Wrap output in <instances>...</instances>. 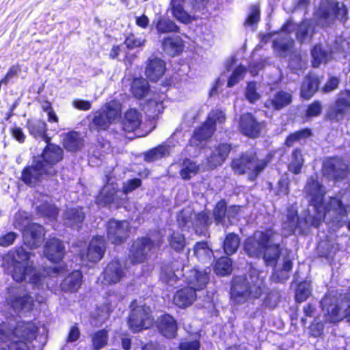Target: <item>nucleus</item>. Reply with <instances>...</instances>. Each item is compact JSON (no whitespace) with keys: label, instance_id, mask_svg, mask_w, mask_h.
Instances as JSON below:
<instances>
[{"label":"nucleus","instance_id":"f257e3e1","mask_svg":"<svg viewBox=\"0 0 350 350\" xmlns=\"http://www.w3.org/2000/svg\"><path fill=\"white\" fill-rule=\"evenodd\" d=\"M10 254L12 258V278L18 282H27L33 287H41L46 276L53 277L59 274V268L49 267L43 270L38 269L31 261V253L27 252L23 247H18L12 251Z\"/></svg>","mask_w":350,"mask_h":350},{"label":"nucleus","instance_id":"f03ea898","mask_svg":"<svg viewBox=\"0 0 350 350\" xmlns=\"http://www.w3.org/2000/svg\"><path fill=\"white\" fill-rule=\"evenodd\" d=\"M282 237L272 228L256 231L244 243L245 253L251 257H262L268 266H275L280 256Z\"/></svg>","mask_w":350,"mask_h":350},{"label":"nucleus","instance_id":"7ed1b4c3","mask_svg":"<svg viewBox=\"0 0 350 350\" xmlns=\"http://www.w3.org/2000/svg\"><path fill=\"white\" fill-rule=\"evenodd\" d=\"M350 211V192L343 191L321 202L317 210L305 215L307 226L317 228L325 219L329 223L338 225Z\"/></svg>","mask_w":350,"mask_h":350},{"label":"nucleus","instance_id":"20e7f679","mask_svg":"<svg viewBox=\"0 0 350 350\" xmlns=\"http://www.w3.org/2000/svg\"><path fill=\"white\" fill-rule=\"evenodd\" d=\"M265 290L264 276L254 273L250 277V281L244 276L234 278L231 288V299L237 304L258 299Z\"/></svg>","mask_w":350,"mask_h":350},{"label":"nucleus","instance_id":"39448f33","mask_svg":"<svg viewBox=\"0 0 350 350\" xmlns=\"http://www.w3.org/2000/svg\"><path fill=\"white\" fill-rule=\"evenodd\" d=\"M326 321L334 323L347 318L350 322V295H326L321 302Z\"/></svg>","mask_w":350,"mask_h":350},{"label":"nucleus","instance_id":"423d86ee","mask_svg":"<svg viewBox=\"0 0 350 350\" xmlns=\"http://www.w3.org/2000/svg\"><path fill=\"white\" fill-rule=\"evenodd\" d=\"M267 159H259L253 152H245L239 158L233 159L231 167L238 174H248L250 180H255L269 163Z\"/></svg>","mask_w":350,"mask_h":350},{"label":"nucleus","instance_id":"0eeeda50","mask_svg":"<svg viewBox=\"0 0 350 350\" xmlns=\"http://www.w3.org/2000/svg\"><path fill=\"white\" fill-rule=\"evenodd\" d=\"M347 9L343 3L334 1H326L321 3L315 12L314 16L318 24L321 26H327L336 19L340 21L347 20Z\"/></svg>","mask_w":350,"mask_h":350},{"label":"nucleus","instance_id":"6e6552de","mask_svg":"<svg viewBox=\"0 0 350 350\" xmlns=\"http://www.w3.org/2000/svg\"><path fill=\"white\" fill-rule=\"evenodd\" d=\"M131 308L128 323L133 332H139L152 326L154 319L149 306L142 301L135 300L131 303Z\"/></svg>","mask_w":350,"mask_h":350},{"label":"nucleus","instance_id":"1a4fd4ad","mask_svg":"<svg viewBox=\"0 0 350 350\" xmlns=\"http://www.w3.org/2000/svg\"><path fill=\"white\" fill-rule=\"evenodd\" d=\"M37 331V327L32 322H20L13 331L6 323L0 324V341L7 342L21 341V339H29Z\"/></svg>","mask_w":350,"mask_h":350},{"label":"nucleus","instance_id":"9d476101","mask_svg":"<svg viewBox=\"0 0 350 350\" xmlns=\"http://www.w3.org/2000/svg\"><path fill=\"white\" fill-rule=\"evenodd\" d=\"M226 116L224 113L219 109L212 110L208 116L205 123L199 129H196L191 139V143L196 146L200 145L202 141L211 137L215 130L217 124L224 122Z\"/></svg>","mask_w":350,"mask_h":350},{"label":"nucleus","instance_id":"9b49d317","mask_svg":"<svg viewBox=\"0 0 350 350\" xmlns=\"http://www.w3.org/2000/svg\"><path fill=\"white\" fill-rule=\"evenodd\" d=\"M305 191L310 197V204L308 209L302 213L301 219L304 220H305V215L311 214L317 210L325 194V187L314 176L308 178L305 187Z\"/></svg>","mask_w":350,"mask_h":350},{"label":"nucleus","instance_id":"f8f14e48","mask_svg":"<svg viewBox=\"0 0 350 350\" xmlns=\"http://www.w3.org/2000/svg\"><path fill=\"white\" fill-rule=\"evenodd\" d=\"M47 144L48 145L44 149L41 156L35 159H40L43 166L48 170L47 173L49 176H53L57 172L54 165L63 158V150L57 145L49 144V142Z\"/></svg>","mask_w":350,"mask_h":350},{"label":"nucleus","instance_id":"ddd939ff","mask_svg":"<svg viewBox=\"0 0 350 350\" xmlns=\"http://www.w3.org/2000/svg\"><path fill=\"white\" fill-rule=\"evenodd\" d=\"M350 111V90L341 91L338 95L335 103L328 111L327 116L330 120L340 121Z\"/></svg>","mask_w":350,"mask_h":350},{"label":"nucleus","instance_id":"4468645a","mask_svg":"<svg viewBox=\"0 0 350 350\" xmlns=\"http://www.w3.org/2000/svg\"><path fill=\"white\" fill-rule=\"evenodd\" d=\"M47 170L43 166L40 159L33 160L32 164L24 168L21 174V180L30 186H36L44 178V176L49 175Z\"/></svg>","mask_w":350,"mask_h":350},{"label":"nucleus","instance_id":"2eb2a0df","mask_svg":"<svg viewBox=\"0 0 350 350\" xmlns=\"http://www.w3.org/2000/svg\"><path fill=\"white\" fill-rule=\"evenodd\" d=\"M129 223L127 221L111 219L107 226V238L113 244L124 243L129 237Z\"/></svg>","mask_w":350,"mask_h":350},{"label":"nucleus","instance_id":"dca6fc26","mask_svg":"<svg viewBox=\"0 0 350 350\" xmlns=\"http://www.w3.org/2000/svg\"><path fill=\"white\" fill-rule=\"evenodd\" d=\"M105 250V243L102 236H98L92 239L85 252H80V258L83 264L88 262H96L103 256Z\"/></svg>","mask_w":350,"mask_h":350},{"label":"nucleus","instance_id":"f3484780","mask_svg":"<svg viewBox=\"0 0 350 350\" xmlns=\"http://www.w3.org/2000/svg\"><path fill=\"white\" fill-rule=\"evenodd\" d=\"M347 165L338 157L328 158L323 161V173L329 178L342 179L347 175Z\"/></svg>","mask_w":350,"mask_h":350},{"label":"nucleus","instance_id":"a211bd4d","mask_svg":"<svg viewBox=\"0 0 350 350\" xmlns=\"http://www.w3.org/2000/svg\"><path fill=\"white\" fill-rule=\"evenodd\" d=\"M185 282L189 288L195 291L203 289L208 283V276L206 271H201L196 269H190L186 267L182 269Z\"/></svg>","mask_w":350,"mask_h":350},{"label":"nucleus","instance_id":"6ab92c4d","mask_svg":"<svg viewBox=\"0 0 350 350\" xmlns=\"http://www.w3.org/2000/svg\"><path fill=\"white\" fill-rule=\"evenodd\" d=\"M154 244L148 238H142L135 241L130 251V259L133 264L141 263L146 258Z\"/></svg>","mask_w":350,"mask_h":350},{"label":"nucleus","instance_id":"aec40b11","mask_svg":"<svg viewBox=\"0 0 350 350\" xmlns=\"http://www.w3.org/2000/svg\"><path fill=\"white\" fill-rule=\"evenodd\" d=\"M118 187L113 183L105 185L96 197L97 204L103 206L112 203L117 205L122 204V199L120 198L122 192L118 190Z\"/></svg>","mask_w":350,"mask_h":350},{"label":"nucleus","instance_id":"412c9836","mask_svg":"<svg viewBox=\"0 0 350 350\" xmlns=\"http://www.w3.org/2000/svg\"><path fill=\"white\" fill-rule=\"evenodd\" d=\"M12 308L18 312H29L34 306V300L28 293L17 291L10 295L8 299Z\"/></svg>","mask_w":350,"mask_h":350},{"label":"nucleus","instance_id":"4be33fe9","mask_svg":"<svg viewBox=\"0 0 350 350\" xmlns=\"http://www.w3.org/2000/svg\"><path fill=\"white\" fill-rule=\"evenodd\" d=\"M239 129L243 135L256 137L260 132L261 124L256 120L252 113H246L240 117Z\"/></svg>","mask_w":350,"mask_h":350},{"label":"nucleus","instance_id":"5701e85b","mask_svg":"<svg viewBox=\"0 0 350 350\" xmlns=\"http://www.w3.org/2000/svg\"><path fill=\"white\" fill-rule=\"evenodd\" d=\"M230 151V146L226 144H219L211 153L204 163V168L207 170L214 169L221 165L228 157Z\"/></svg>","mask_w":350,"mask_h":350},{"label":"nucleus","instance_id":"b1692460","mask_svg":"<svg viewBox=\"0 0 350 350\" xmlns=\"http://www.w3.org/2000/svg\"><path fill=\"white\" fill-rule=\"evenodd\" d=\"M142 121V113L135 109H129L124 113L121 122L122 130L127 133L135 132L140 128Z\"/></svg>","mask_w":350,"mask_h":350},{"label":"nucleus","instance_id":"393cba45","mask_svg":"<svg viewBox=\"0 0 350 350\" xmlns=\"http://www.w3.org/2000/svg\"><path fill=\"white\" fill-rule=\"evenodd\" d=\"M65 248L63 243L55 238L46 241L44 254V256L51 262H57L62 260L64 256Z\"/></svg>","mask_w":350,"mask_h":350},{"label":"nucleus","instance_id":"a878e982","mask_svg":"<svg viewBox=\"0 0 350 350\" xmlns=\"http://www.w3.org/2000/svg\"><path fill=\"white\" fill-rule=\"evenodd\" d=\"M171 7L173 16L179 21L188 23L191 22L189 12L194 10L191 8L189 0H172Z\"/></svg>","mask_w":350,"mask_h":350},{"label":"nucleus","instance_id":"bb28decb","mask_svg":"<svg viewBox=\"0 0 350 350\" xmlns=\"http://www.w3.org/2000/svg\"><path fill=\"white\" fill-rule=\"evenodd\" d=\"M125 276L124 267L118 260L109 263L104 271V282L108 284H116Z\"/></svg>","mask_w":350,"mask_h":350},{"label":"nucleus","instance_id":"cd10ccee","mask_svg":"<svg viewBox=\"0 0 350 350\" xmlns=\"http://www.w3.org/2000/svg\"><path fill=\"white\" fill-rule=\"evenodd\" d=\"M157 326L159 332L166 338H173L176 336L178 326L173 317L165 314L158 318Z\"/></svg>","mask_w":350,"mask_h":350},{"label":"nucleus","instance_id":"c85d7f7f","mask_svg":"<svg viewBox=\"0 0 350 350\" xmlns=\"http://www.w3.org/2000/svg\"><path fill=\"white\" fill-rule=\"evenodd\" d=\"M165 70L164 62L159 58L150 57L146 68V77L152 81H157Z\"/></svg>","mask_w":350,"mask_h":350},{"label":"nucleus","instance_id":"c756f323","mask_svg":"<svg viewBox=\"0 0 350 350\" xmlns=\"http://www.w3.org/2000/svg\"><path fill=\"white\" fill-rule=\"evenodd\" d=\"M23 234L25 239L28 241L29 244L36 247L44 235L43 228L38 224L32 223L23 230Z\"/></svg>","mask_w":350,"mask_h":350},{"label":"nucleus","instance_id":"7c9ffc66","mask_svg":"<svg viewBox=\"0 0 350 350\" xmlns=\"http://www.w3.org/2000/svg\"><path fill=\"white\" fill-rule=\"evenodd\" d=\"M196 299V291L189 287L178 291L174 297V304L180 308L189 306Z\"/></svg>","mask_w":350,"mask_h":350},{"label":"nucleus","instance_id":"2f4dec72","mask_svg":"<svg viewBox=\"0 0 350 350\" xmlns=\"http://www.w3.org/2000/svg\"><path fill=\"white\" fill-rule=\"evenodd\" d=\"M27 127L29 133L35 138H40L49 143L50 138L46 135L47 125L40 120H28Z\"/></svg>","mask_w":350,"mask_h":350},{"label":"nucleus","instance_id":"473e14b6","mask_svg":"<svg viewBox=\"0 0 350 350\" xmlns=\"http://www.w3.org/2000/svg\"><path fill=\"white\" fill-rule=\"evenodd\" d=\"M291 102L290 94L280 91L278 92L273 98L267 100L264 106L270 109L279 110L289 105Z\"/></svg>","mask_w":350,"mask_h":350},{"label":"nucleus","instance_id":"72a5a7b5","mask_svg":"<svg viewBox=\"0 0 350 350\" xmlns=\"http://www.w3.org/2000/svg\"><path fill=\"white\" fill-rule=\"evenodd\" d=\"M319 85V81L316 75L312 74L308 75L301 87V96L306 99H309L317 91Z\"/></svg>","mask_w":350,"mask_h":350},{"label":"nucleus","instance_id":"f704fd0d","mask_svg":"<svg viewBox=\"0 0 350 350\" xmlns=\"http://www.w3.org/2000/svg\"><path fill=\"white\" fill-rule=\"evenodd\" d=\"M285 218L286 219L283 221L282 227L284 230L286 231L285 236H288L295 232L296 228L301 223V221H299L297 217V209L293 206L288 208Z\"/></svg>","mask_w":350,"mask_h":350},{"label":"nucleus","instance_id":"c9c22d12","mask_svg":"<svg viewBox=\"0 0 350 350\" xmlns=\"http://www.w3.org/2000/svg\"><path fill=\"white\" fill-rule=\"evenodd\" d=\"M111 124L119 120L122 114V104L118 100H111L101 109Z\"/></svg>","mask_w":350,"mask_h":350},{"label":"nucleus","instance_id":"e433bc0d","mask_svg":"<svg viewBox=\"0 0 350 350\" xmlns=\"http://www.w3.org/2000/svg\"><path fill=\"white\" fill-rule=\"evenodd\" d=\"M163 49L170 55H178L183 49V43L179 36L169 37L163 41Z\"/></svg>","mask_w":350,"mask_h":350},{"label":"nucleus","instance_id":"4c0bfd02","mask_svg":"<svg viewBox=\"0 0 350 350\" xmlns=\"http://www.w3.org/2000/svg\"><path fill=\"white\" fill-rule=\"evenodd\" d=\"M84 217L85 213L82 208H69L64 214L65 224L72 228H77L82 223Z\"/></svg>","mask_w":350,"mask_h":350},{"label":"nucleus","instance_id":"58836bf2","mask_svg":"<svg viewBox=\"0 0 350 350\" xmlns=\"http://www.w3.org/2000/svg\"><path fill=\"white\" fill-rule=\"evenodd\" d=\"M82 274L79 271H75L67 276L62 283V288L64 291H77L81 284Z\"/></svg>","mask_w":350,"mask_h":350},{"label":"nucleus","instance_id":"ea45409f","mask_svg":"<svg viewBox=\"0 0 350 350\" xmlns=\"http://www.w3.org/2000/svg\"><path fill=\"white\" fill-rule=\"evenodd\" d=\"M91 126L97 130H106L111 124L102 109L92 112Z\"/></svg>","mask_w":350,"mask_h":350},{"label":"nucleus","instance_id":"a19ab883","mask_svg":"<svg viewBox=\"0 0 350 350\" xmlns=\"http://www.w3.org/2000/svg\"><path fill=\"white\" fill-rule=\"evenodd\" d=\"M170 148L167 145H160L144 153V160L153 162L170 154Z\"/></svg>","mask_w":350,"mask_h":350},{"label":"nucleus","instance_id":"79ce46f5","mask_svg":"<svg viewBox=\"0 0 350 350\" xmlns=\"http://www.w3.org/2000/svg\"><path fill=\"white\" fill-rule=\"evenodd\" d=\"M180 176L184 180L190 179L195 176L198 170L199 166L193 161L185 159L180 164Z\"/></svg>","mask_w":350,"mask_h":350},{"label":"nucleus","instance_id":"37998d69","mask_svg":"<svg viewBox=\"0 0 350 350\" xmlns=\"http://www.w3.org/2000/svg\"><path fill=\"white\" fill-rule=\"evenodd\" d=\"M82 146L80 135L75 131L66 134L64 138V146L68 151L79 150Z\"/></svg>","mask_w":350,"mask_h":350},{"label":"nucleus","instance_id":"c03bdc74","mask_svg":"<svg viewBox=\"0 0 350 350\" xmlns=\"http://www.w3.org/2000/svg\"><path fill=\"white\" fill-rule=\"evenodd\" d=\"M240 245V238L234 233L228 234L223 243V248L225 254L232 255L234 254Z\"/></svg>","mask_w":350,"mask_h":350},{"label":"nucleus","instance_id":"a18cd8bd","mask_svg":"<svg viewBox=\"0 0 350 350\" xmlns=\"http://www.w3.org/2000/svg\"><path fill=\"white\" fill-rule=\"evenodd\" d=\"M149 91V85L147 81L143 78H136L131 85V92L136 98H141L145 96Z\"/></svg>","mask_w":350,"mask_h":350},{"label":"nucleus","instance_id":"49530a36","mask_svg":"<svg viewBox=\"0 0 350 350\" xmlns=\"http://www.w3.org/2000/svg\"><path fill=\"white\" fill-rule=\"evenodd\" d=\"M194 254L202 262L209 260L213 254L212 250L205 242H198L193 249Z\"/></svg>","mask_w":350,"mask_h":350},{"label":"nucleus","instance_id":"de8ad7c7","mask_svg":"<svg viewBox=\"0 0 350 350\" xmlns=\"http://www.w3.org/2000/svg\"><path fill=\"white\" fill-rule=\"evenodd\" d=\"M227 211L228 208H226V202L223 200L219 201L214 209L215 221L217 224H221L226 226L228 225Z\"/></svg>","mask_w":350,"mask_h":350},{"label":"nucleus","instance_id":"09e8293b","mask_svg":"<svg viewBox=\"0 0 350 350\" xmlns=\"http://www.w3.org/2000/svg\"><path fill=\"white\" fill-rule=\"evenodd\" d=\"M36 210L39 215L53 219L55 218L58 213L57 208L51 204L47 200H44L42 204H37Z\"/></svg>","mask_w":350,"mask_h":350},{"label":"nucleus","instance_id":"8fccbe9b","mask_svg":"<svg viewBox=\"0 0 350 350\" xmlns=\"http://www.w3.org/2000/svg\"><path fill=\"white\" fill-rule=\"evenodd\" d=\"M232 271V262L228 257L219 258L214 266V271L217 275H226Z\"/></svg>","mask_w":350,"mask_h":350},{"label":"nucleus","instance_id":"3c124183","mask_svg":"<svg viewBox=\"0 0 350 350\" xmlns=\"http://www.w3.org/2000/svg\"><path fill=\"white\" fill-rule=\"evenodd\" d=\"M312 66L319 67L321 64L327 61L329 54L325 52L320 45H316L311 51Z\"/></svg>","mask_w":350,"mask_h":350},{"label":"nucleus","instance_id":"603ef678","mask_svg":"<svg viewBox=\"0 0 350 350\" xmlns=\"http://www.w3.org/2000/svg\"><path fill=\"white\" fill-rule=\"evenodd\" d=\"M304 160L301 151L298 149L292 152L291 161L288 165V169L293 173L297 174L301 171Z\"/></svg>","mask_w":350,"mask_h":350},{"label":"nucleus","instance_id":"864d4df0","mask_svg":"<svg viewBox=\"0 0 350 350\" xmlns=\"http://www.w3.org/2000/svg\"><path fill=\"white\" fill-rule=\"evenodd\" d=\"M176 272L175 273L172 269H163L161 275V281L171 286L175 285L178 280V275H182V270L177 269Z\"/></svg>","mask_w":350,"mask_h":350},{"label":"nucleus","instance_id":"5fc2aeb1","mask_svg":"<svg viewBox=\"0 0 350 350\" xmlns=\"http://www.w3.org/2000/svg\"><path fill=\"white\" fill-rule=\"evenodd\" d=\"M107 332L105 329L99 330L92 336L93 348L98 350L103 348L107 342Z\"/></svg>","mask_w":350,"mask_h":350},{"label":"nucleus","instance_id":"6e6d98bb","mask_svg":"<svg viewBox=\"0 0 350 350\" xmlns=\"http://www.w3.org/2000/svg\"><path fill=\"white\" fill-rule=\"evenodd\" d=\"M157 31L160 33L176 32L178 31L177 25L170 19L161 18L156 25Z\"/></svg>","mask_w":350,"mask_h":350},{"label":"nucleus","instance_id":"4d7b16f0","mask_svg":"<svg viewBox=\"0 0 350 350\" xmlns=\"http://www.w3.org/2000/svg\"><path fill=\"white\" fill-rule=\"evenodd\" d=\"M313 28L308 21L301 23L297 32V37L301 42H304L310 38Z\"/></svg>","mask_w":350,"mask_h":350},{"label":"nucleus","instance_id":"13d9d810","mask_svg":"<svg viewBox=\"0 0 350 350\" xmlns=\"http://www.w3.org/2000/svg\"><path fill=\"white\" fill-rule=\"evenodd\" d=\"M292 262L288 259L284 260L282 269V272H284V275L280 277L278 272H274L271 276L272 280L275 282H284L286 281L289 278V272L292 269Z\"/></svg>","mask_w":350,"mask_h":350},{"label":"nucleus","instance_id":"bf43d9fd","mask_svg":"<svg viewBox=\"0 0 350 350\" xmlns=\"http://www.w3.org/2000/svg\"><path fill=\"white\" fill-rule=\"evenodd\" d=\"M144 107L146 112L152 118L161 113L163 109L162 102L157 99L148 100Z\"/></svg>","mask_w":350,"mask_h":350},{"label":"nucleus","instance_id":"052dcab7","mask_svg":"<svg viewBox=\"0 0 350 350\" xmlns=\"http://www.w3.org/2000/svg\"><path fill=\"white\" fill-rule=\"evenodd\" d=\"M310 129H305L294 133H292L288 136L286 139V145L287 146H292L295 142H299L302 139L308 138L310 135Z\"/></svg>","mask_w":350,"mask_h":350},{"label":"nucleus","instance_id":"680f3d73","mask_svg":"<svg viewBox=\"0 0 350 350\" xmlns=\"http://www.w3.org/2000/svg\"><path fill=\"white\" fill-rule=\"evenodd\" d=\"M311 293L310 286L308 282L300 283L296 290L295 299L301 303L307 299Z\"/></svg>","mask_w":350,"mask_h":350},{"label":"nucleus","instance_id":"e2e57ef3","mask_svg":"<svg viewBox=\"0 0 350 350\" xmlns=\"http://www.w3.org/2000/svg\"><path fill=\"white\" fill-rule=\"evenodd\" d=\"M170 244L175 250L180 251L183 250L185 245L184 236L179 232H174L170 237Z\"/></svg>","mask_w":350,"mask_h":350},{"label":"nucleus","instance_id":"0e129e2a","mask_svg":"<svg viewBox=\"0 0 350 350\" xmlns=\"http://www.w3.org/2000/svg\"><path fill=\"white\" fill-rule=\"evenodd\" d=\"M245 74V69L244 67L240 66L237 67L228 81V86L232 87L237 84L240 81L243 80Z\"/></svg>","mask_w":350,"mask_h":350},{"label":"nucleus","instance_id":"69168bd1","mask_svg":"<svg viewBox=\"0 0 350 350\" xmlns=\"http://www.w3.org/2000/svg\"><path fill=\"white\" fill-rule=\"evenodd\" d=\"M245 97L251 103L260 99V95L256 92V85L254 82L248 83L245 90Z\"/></svg>","mask_w":350,"mask_h":350},{"label":"nucleus","instance_id":"338daca9","mask_svg":"<svg viewBox=\"0 0 350 350\" xmlns=\"http://www.w3.org/2000/svg\"><path fill=\"white\" fill-rule=\"evenodd\" d=\"M293 40L288 35L283 38H279L274 40L273 45L275 48L280 49L283 51L288 50L293 44Z\"/></svg>","mask_w":350,"mask_h":350},{"label":"nucleus","instance_id":"774afa93","mask_svg":"<svg viewBox=\"0 0 350 350\" xmlns=\"http://www.w3.org/2000/svg\"><path fill=\"white\" fill-rule=\"evenodd\" d=\"M145 41V39L137 38L135 35L131 34L125 39L124 43L128 49H133L143 46Z\"/></svg>","mask_w":350,"mask_h":350}]
</instances>
